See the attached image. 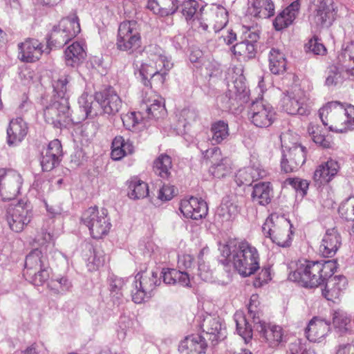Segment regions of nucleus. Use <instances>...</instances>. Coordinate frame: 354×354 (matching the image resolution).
<instances>
[{
    "label": "nucleus",
    "instance_id": "nucleus-8",
    "mask_svg": "<svg viewBox=\"0 0 354 354\" xmlns=\"http://www.w3.org/2000/svg\"><path fill=\"white\" fill-rule=\"evenodd\" d=\"M160 283L156 272L138 273L134 277L131 290L132 300L141 304L151 297L155 288Z\"/></svg>",
    "mask_w": 354,
    "mask_h": 354
},
{
    "label": "nucleus",
    "instance_id": "nucleus-17",
    "mask_svg": "<svg viewBox=\"0 0 354 354\" xmlns=\"http://www.w3.org/2000/svg\"><path fill=\"white\" fill-rule=\"evenodd\" d=\"M95 99L103 113L108 115L115 114L122 106V100L112 87L97 92Z\"/></svg>",
    "mask_w": 354,
    "mask_h": 354
},
{
    "label": "nucleus",
    "instance_id": "nucleus-29",
    "mask_svg": "<svg viewBox=\"0 0 354 354\" xmlns=\"http://www.w3.org/2000/svg\"><path fill=\"white\" fill-rule=\"evenodd\" d=\"M27 133V124L21 118L12 120L7 129L8 144L9 145H17L24 139Z\"/></svg>",
    "mask_w": 354,
    "mask_h": 354
},
{
    "label": "nucleus",
    "instance_id": "nucleus-9",
    "mask_svg": "<svg viewBox=\"0 0 354 354\" xmlns=\"http://www.w3.org/2000/svg\"><path fill=\"white\" fill-rule=\"evenodd\" d=\"M32 217L30 204L19 201L10 204L6 209L5 218L10 229L17 233L22 232Z\"/></svg>",
    "mask_w": 354,
    "mask_h": 354
},
{
    "label": "nucleus",
    "instance_id": "nucleus-58",
    "mask_svg": "<svg viewBox=\"0 0 354 354\" xmlns=\"http://www.w3.org/2000/svg\"><path fill=\"white\" fill-rule=\"evenodd\" d=\"M235 180L239 186L242 185H252L253 180L251 176V170L249 167L239 169L236 174Z\"/></svg>",
    "mask_w": 354,
    "mask_h": 354
},
{
    "label": "nucleus",
    "instance_id": "nucleus-54",
    "mask_svg": "<svg viewBox=\"0 0 354 354\" xmlns=\"http://www.w3.org/2000/svg\"><path fill=\"white\" fill-rule=\"evenodd\" d=\"M66 35L67 34L65 35V33L61 31L60 26L58 24L53 28L48 41L51 44L57 47H62L70 41Z\"/></svg>",
    "mask_w": 354,
    "mask_h": 354
},
{
    "label": "nucleus",
    "instance_id": "nucleus-50",
    "mask_svg": "<svg viewBox=\"0 0 354 354\" xmlns=\"http://www.w3.org/2000/svg\"><path fill=\"white\" fill-rule=\"evenodd\" d=\"M234 319L236 324V330L245 342L252 339V329L242 314H236Z\"/></svg>",
    "mask_w": 354,
    "mask_h": 354
},
{
    "label": "nucleus",
    "instance_id": "nucleus-1",
    "mask_svg": "<svg viewBox=\"0 0 354 354\" xmlns=\"http://www.w3.org/2000/svg\"><path fill=\"white\" fill-rule=\"evenodd\" d=\"M221 254L225 261L233 264L243 277L253 274L259 269V254L255 247L247 241H230L221 245Z\"/></svg>",
    "mask_w": 354,
    "mask_h": 354
},
{
    "label": "nucleus",
    "instance_id": "nucleus-18",
    "mask_svg": "<svg viewBox=\"0 0 354 354\" xmlns=\"http://www.w3.org/2000/svg\"><path fill=\"white\" fill-rule=\"evenodd\" d=\"M201 15L203 21L208 22V26H212L215 32L222 30L228 21L226 10L218 5H212L207 9L203 8Z\"/></svg>",
    "mask_w": 354,
    "mask_h": 354
},
{
    "label": "nucleus",
    "instance_id": "nucleus-49",
    "mask_svg": "<svg viewBox=\"0 0 354 354\" xmlns=\"http://www.w3.org/2000/svg\"><path fill=\"white\" fill-rule=\"evenodd\" d=\"M308 132L315 143L323 148H330L331 142L329 138L322 133L320 127L317 125L310 124L308 127Z\"/></svg>",
    "mask_w": 354,
    "mask_h": 354
},
{
    "label": "nucleus",
    "instance_id": "nucleus-48",
    "mask_svg": "<svg viewBox=\"0 0 354 354\" xmlns=\"http://www.w3.org/2000/svg\"><path fill=\"white\" fill-rule=\"evenodd\" d=\"M212 140L216 144H220L229 136L228 124L224 121L219 120L212 124Z\"/></svg>",
    "mask_w": 354,
    "mask_h": 354
},
{
    "label": "nucleus",
    "instance_id": "nucleus-46",
    "mask_svg": "<svg viewBox=\"0 0 354 354\" xmlns=\"http://www.w3.org/2000/svg\"><path fill=\"white\" fill-rule=\"evenodd\" d=\"M129 189L128 195L133 199L144 198L149 194L148 185L137 178L132 179L129 182Z\"/></svg>",
    "mask_w": 354,
    "mask_h": 354
},
{
    "label": "nucleus",
    "instance_id": "nucleus-6",
    "mask_svg": "<svg viewBox=\"0 0 354 354\" xmlns=\"http://www.w3.org/2000/svg\"><path fill=\"white\" fill-rule=\"evenodd\" d=\"M46 257L39 249L32 250L26 258L24 275L35 286H41L49 278Z\"/></svg>",
    "mask_w": 354,
    "mask_h": 354
},
{
    "label": "nucleus",
    "instance_id": "nucleus-39",
    "mask_svg": "<svg viewBox=\"0 0 354 354\" xmlns=\"http://www.w3.org/2000/svg\"><path fill=\"white\" fill-rule=\"evenodd\" d=\"M149 58L150 61H153V66L158 69V74H159L164 68L169 71L171 68L173 64L163 55L162 50L156 46L150 47Z\"/></svg>",
    "mask_w": 354,
    "mask_h": 354
},
{
    "label": "nucleus",
    "instance_id": "nucleus-40",
    "mask_svg": "<svg viewBox=\"0 0 354 354\" xmlns=\"http://www.w3.org/2000/svg\"><path fill=\"white\" fill-rule=\"evenodd\" d=\"M86 55L84 48L79 42H74L65 50L66 63L68 66H75Z\"/></svg>",
    "mask_w": 354,
    "mask_h": 354
},
{
    "label": "nucleus",
    "instance_id": "nucleus-55",
    "mask_svg": "<svg viewBox=\"0 0 354 354\" xmlns=\"http://www.w3.org/2000/svg\"><path fill=\"white\" fill-rule=\"evenodd\" d=\"M284 183L286 185H290L297 192H299L302 196L306 194L309 186L308 180L298 178H288L285 180Z\"/></svg>",
    "mask_w": 354,
    "mask_h": 354
},
{
    "label": "nucleus",
    "instance_id": "nucleus-37",
    "mask_svg": "<svg viewBox=\"0 0 354 354\" xmlns=\"http://www.w3.org/2000/svg\"><path fill=\"white\" fill-rule=\"evenodd\" d=\"M269 69L274 75L283 74L286 71L287 60L283 52L272 48L268 57Z\"/></svg>",
    "mask_w": 354,
    "mask_h": 354
},
{
    "label": "nucleus",
    "instance_id": "nucleus-36",
    "mask_svg": "<svg viewBox=\"0 0 354 354\" xmlns=\"http://www.w3.org/2000/svg\"><path fill=\"white\" fill-rule=\"evenodd\" d=\"M178 7V0H149L147 4V8L153 13L162 16L174 13Z\"/></svg>",
    "mask_w": 354,
    "mask_h": 354
},
{
    "label": "nucleus",
    "instance_id": "nucleus-51",
    "mask_svg": "<svg viewBox=\"0 0 354 354\" xmlns=\"http://www.w3.org/2000/svg\"><path fill=\"white\" fill-rule=\"evenodd\" d=\"M48 286L55 294L64 295L71 291L72 284L66 277H62L52 279Z\"/></svg>",
    "mask_w": 354,
    "mask_h": 354
},
{
    "label": "nucleus",
    "instance_id": "nucleus-4",
    "mask_svg": "<svg viewBox=\"0 0 354 354\" xmlns=\"http://www.w3.org/2000/svg\"><path fill=\"white\" fill-rule=\"evenodd\" d=\"M291 224L287 219L271 215L262 226V231L273 243L281 247H288L291 243Z\"/></svg>",
    "mask_w": 354,
    "mask_h": 354
},
{
    "label": "nucleus",
    "instance_id": "nucleus-43",
    "mask_svg": "<svg viewBox=\"0 0 354 354\" xmlns=\"http://www.w3.org/2000/svg\"><path fill=\"white\" fill-rule=\"evenodd\" d=\"M172 167L171 158L161 154L153 162L154 172L162 178L167 179L170 176Z\"/></svg>",
    "mask_w": 354,
    "mask_h": 354
},
{
    "label": "nucleus",
    "instance_id": "nucleus-60",
    "mask_svg": "<svg viewBox=\"0 0 354 354\" xmlns=\"http://www.w3.org/2000/svg\"><path fill=\"white\" fill-rule=\"evenodd\" d=\"M49 155H52L59 159L62 155V147L59 140L55 139L49 142L46 149L43 150Z\"/></svg>",
    "mask_w": 354,
    "mask_h": 354
},
{
    "label": "nucleus",
    "instance_id": "nucleus-14",
    "mask_svg": "<svg viewBox=\"0 0 354 354\" xmlns=\"http://www.w3.org/2000/svg\"><path fill=\"white\" fill-rule=\"evenodd\" d=\"M203 157L209 159L212 166L209 167L211 174L217 178H224L231 172V165L227 158H221L218 147H214L203 152Z\"/></svg>",
    "mask_w": 354,
    "mask_h": 354
},
{
    "label": "nucleus",
    "instance_id": "nucleus-24",
    "mask_svg": "<svg viewBox=\"0 0 354 354\" xmlns=\"http://www.w3.org/2000/svg\"><path fill=\"white\" fill-rule=\"evenodd\" d=\"M323 295L327 300L335 301L346 290L347 280L342 275L328 277Z\"/></svg>",
    "mask_w": 354,
    "mask_h": 354
},
{
    "label": "nucleus",
    "instance_id": "nucleus-52",
    "mask_svg": "<svg viewBox=\"0 0 354 354\" xmlns=\"http://www.w3.org/2000/svg\"><path fill=\"white\" fill-rule=\"evenodd\" d=\"M70 80L71 78L69 76L64 75L53 83V90L55 93L54 96H55L57 100H62L63 98H68L66 96V94L68 91L67 85Z\"/></svg>",
    "mask_w": 354,
    "mask_h": 354
},
{
    "label": "nucleus",
    "instance_id": "nucleus-42",
    "mask_svg": "<svg viewBox=\"0 0 354 354\" xmlns=\"http://www.w3.org/2000/svg\"><path fill=\"white\" fill-rule=\"evenodd\" d=\"M61 31L65 35L67 34V37L71 41L80 32V25L77 17H68L62 19L59 23Z\"/></svg>",
    "mask_w": 354,
    "mask_h": 354
},
{
    "label": "nucleus",
    "instance_id": "nucleus-20",
    "mask_svg": "<svg viewBox=\"0 0 354 354\" xmlns=\"http://www.w3.org/2000/svg\"><path fill=\"white\" fill-rule=\"evenodd\" d=\"M180 210L185 217L198 220L206 216L207 206L204 201L191 197L181 201Z\"/></svg>",
    "mask_w": 354,
    "mask_h": 354
},
{
    "label": "nucleus",
    "instance_id": "nucleus-41",
    "mask_svg": "<svg viewBox=\"0 0 354 354\" xmlns=\"http://www.w3.org/2000/svg\"><path fill=\"white\" fill-rule=\"evenodd\" d=\"M232 52L238 59L247 60L255 57L257 46L243 40L233 46Z\"/></svg>",
    "mask_w": 354,
    "mask_h": 354
},
{
    "label": "nucleus",
    "instance_id": "nucleus-25",
    "mask_svg": "<svg viewBox=\"0 0 354 354\" xmlns=\"http://www.w3.org/2000/svg\"><path fill=\"white\" fill-rule=\"evenodd\" d=\"M339 169L337 161L329 159L316 168L313 179L319 185L329 183L337 175Z\"/></svg>",
    "mask_w": 354,
    "mask_h": 354
},
{
    "label": "nucleus",
    "instance_id": "nucleus-10",
    "mask_svg": "<svg viewBox=\"0 0 354 354\" xmlns=\"http://www.w3.org/2000/svg\"><path fill=\"white\" fill-rule=\"evenodd\" d=\"M44 117L46 122L55 127H66L72 123L69 115L68 98L57 100L55 96L44 109Z\"/></svg>",
    "mask_w": 354,
    "mask_h": 354
},
{
    "label": "nucleus",
    "instance_id": "nucleus-63",
    "mask_svg": "<svg viewBox=\"0 0 354 354\" xmlns=\"http://www.w3.org/2000/svg\"><path fill=\"white\" fill-rule=\"evenodd\" d=\"M288 354H315L314 353L304 348L299 342H295L289 345Z\"/></svg>",
    "mask_w": 354,
    "mask_h": 354
},
{
    "label": "nucleus",
    "instance_id": "nucleus-31",
    "mask_svg": "<svg viewBox=\"0 0 354 354\" xmlns=\"http://www.w3.org/2000/svg\"><path fill=\"white\" fill-rule=\"evenodd\" d=\"M299 1H295L279 13L273 23L276 30H282L292 24L299 12Z\"/></svg>",
    "mask_w": 354,
    "mask_h": 354
},
{
    "label": "nucleus",
    "instance_id": "nucleus-5",
    "mask_svg": "<svg viewBox=\"0 0 354 354\" xmlns=\"http://www.w3.org/2000/svg\"><path fill=\"white\" fill-rule=\"evenodd\" d=\"M140 27L136 21H124L119 25L116 47L119 50L132 54L141 47Z\"/></svg>",
    "mask_w": 354,
    "mask_h": 354
},
{
    "label": "nucleus",
    "instance_id": "nucleus-53",
    "mask_svg": "<svg viewBox=\"0 0 354 354\" xmlns=\"http://www.w3.org/2000/svg\"><path fill=\"white\" fill-rule=\"evenodd\" d=\"M338 212L342 218L347 221H354V196L343 201L339 207Z\"/></svg>",
    "mask_w": 354,
    "mask_h": 354
},
{
    "label": "nucleus",
    "instance_id": "nucleus-12",
    "mask_svg": "<svg viewBox=\"0 0 354 354\" xmlns=\"http://www.w3.org/2000/svg\"><path fill=\"white\" fill-rule=\"evenodd\" d=\"M250 121L258 128H268L276 120V112L268 104L262 100L253 102L248 112Z\"/></svg>",
    "mask_w": 354,
    "mask_h": 354
},
{
    "label": "nucleus",
    "instance_id": "nucleus-35",
    "mask_svg": "<svg viewBox=\"0 0 354 354\" xmlns=\"http://www.w3.org/2000/svg\"><path fill=\"white\" fill-rule=\"evenodd\" d=\"M134 151L133 143L125 140L122 136H116L111 145V156L114 160H120L124 156L132 154Z\"/></svg>",
    "mask_w": 354,
    "mask_h": 354
},
{
    "label": "nucleus",
    "instance_id": "nucleus-57",
    "mask_svg": "<svg viewBox=\"0 0 354 354\" xmlns=\"http://www.w3.org/2000/svg\"><path fill=\"white\" fill-rule=\"evenodd\" d=\"M60 159L42 151L41 165L43 171H50L59 165Z\"/></svg>",
    "mask_w": 354,
    "mask_h": 354
},
{
    "label": "nucleus",
    "instance_id": "nucleus-47",
    "mask_svg": "<svg viewBox=\"0 0 354 354\" xmlns=\"http://www.w3.org/2000/svg\"><path fill=\"white\" fill-rule=\"evenodd\" d=\"M91 248V247H90ZM91 252V255L87 259L86 266L89 271H95L102 267L106 261V256L100 248H93Z\"/></svg>",
    "mask_w": 354,
    "mask_h": 354
},
{
    "label": "nucleus",
    "instance_id": "nucleus-28",
    "mask_svg": "<svg viewBox=\"0 0 354 354\" xmlns=\"http://www.w3.org/2000/svg\"><path fill=\"white\" fill-rule=\"evenodd\" d=\"M142 107L145 110L149 118L158 120L165 117L167 113L162 99L156 94L145 97Z\"/></svg>",
    "mask_w": 354,
    "mask_h": 354
},
{
    "label": "nucleus",
    "instance_id": "nucleus-13",
    "mask_svg": "<svg viewBox=\"0 0 354 354\" xmlns=\"http://www.w3.org/2000/svg\"><path fill=\"white\" fill-rule=\"evenodd\" d=\"M22 185L21 175L11 169H0V196L3 201L14 199Z\"/></svg>",
    "mask_w": 354,
    "mask_h": 354
},
{
    "label": "nucleus",
    "instance_id": "nucleus-21",
    "mask_svg": "<svg viewBox=\"0 0 354 354\" xmlns=\"http://www.w3.org/2000/svg\"><path fill=\"white\" fill-rule=\"evenodd\" d=\"M207 348L206 337L196 334L185 337L178 346L180 354H205Z\"/></svg>",
    "mask_w": 354,
    "mask_h": 354
},
{
    "label": "nucleus",
    "instance_id": "nucleus-44",
    "mask_svg": "<svg viewBox=\"0 0 354 354\" xmlns=\"http://www.w3.org/2000/svg\"><path fill=\"white\" fill-rule=\"evenodd\" d=\"M333 324L339 332H345L352 328V319L346 312L338 309L333 313Z\"/></svg>",
    "mask_w": 354,
    "mask_h": 354
},
{
    "label": "nucleus",
    "instance_id": "nucleus-32",
    "mask_svg": "<svg viewBox=\"0 0 354 354\" xmlns=\"http://www.w3.org/2000/svg\"><path fill=\"white\" fill-rule=\"evenodd\" d=\"M329 329V324L326 321L315 317L310 321L306 335L310 342H319L327 335Z\"/></svg>",
    "mask_w": 354,
    "mask_h": 354
},
{
    "label": "nucleus",
    "instance_id": "nucleus-30",
    "mask_svg": "<svg viewBox=\"0 0 354 354\" xmlns=\"http://www.w3.org/2000/svg\"><path fill=\"white\" fill-rule=\"evenodd\" d=\"M242 196L231 194L223 198L220 206V214L227 220L235 217L240 212L242 205Z\"/></svg>",
    "mask_w": 354,
    "mask_h": 354
},
{
    "label": "nucleus",
    "instance_id": "nucleus-56",
    "mask_svg": "<svg viewBox=\"0 0 354 354\" xmlns=\"http://www.w3.org/2000/svg\"><path fill=\"white\" fill-rule=\"evenodd\" d=\"M259 29L257 26H243V40L257 46V42L259 39Z\"/></svg>",
    "mask_w": 354,
    "mask_h": 354
},
{
    "label": "nucleus",
    "instance_id": "nucleus-62",
    "mask_svg": "<svg viewBox=\"0 0 354 354\" xmlns=\"http://www.w3.org/2000/svg\"><path fill=\"white\" fill-rule=\"evenodd\" d=\"M271 280L270 268H263L259 273L258 277L254 281L255 286H261L263 283H266Z\"/></svg>",
    "mask_w": 354,
    "mask_h": 354
},
{
    "label": "nucleus",
    "instance_id": "nucleus-2",
    "mask_svg": "<svg viewBox=\"0 0 354 354\" xmlns=\"http://www.w3.org/2000/svg\"><path fill=\"white\" fill-rule=\"evenodd\" d=\"M337 269V262L333 260L321 261H299L297 269L289 274L290 281L298 282L306 287H317Z\"/></svg>",
    "mask_w": 354,
    "mask_h": 354
},
{
    "label": "nucleus",
    "instance_id": "nucleus-45",
    "mask_svg": "<svg viewBox=\"0 0 354 354\" xmlns=\"http://www.w3.org/2000/svg\"><path fill=\"white\" fill-rule=\"evenodd\" d=\"M147 53V59L141 64L139 68V75L143 84L149 86H151L150 79L158 74V69L156 66H153V61H150L149 50Z\"/></svg>",
    "mask_w": 354,
    "mask_h": 354
},
{
    "label": "nucleus",
    "instance_id": "nucleus-15",
    "mask_svg": "<svg viewBox=\"0 0 354 354\" xmlns=\"http://www.w3.org/2000/svg\"><path fill=\"white\" fill-rule=\"evenodd\" d=\"M306 147L294 144L284 152L281 162V169L286 173L297 171L306 161Z\"/></svg>",
    "mask_w": 354,
    "mask_h": 354
},
{
    "label": "nucleus",
    "instance_id": "nucleus-33",
    "mask_svg": "<svg viewBox=\"0 0 354 354\" xmlns=\"http://www.w3.org/2000/svg\"><path fill=\"white\" fill-rule=\"evenodd\" d=\"M252 201L260 205H266L273 197V187L270 182H261L253 186Z\"/></svg>",
    "mask_w": 354,
    "mask_h": 354
},
{
    "label": "nucleus",
    "instance_id": "nucleus-26",
    "mask_svg": "<svg viewBox=\"0 0 354 354\" xmlns=\"http://www.w3.org/2000/svg\"><path fill=\"white\" fill-rule=\"evenodd\" d=\"M201 326L205 333L203 336L213 344L218 342L225 337V328H223L221 323L216 318L208 315L204 318Z\"/></svg>",
    "mask_w": 354,
    "mask_h": 354
},
{
    "label": "nucleus",
    "instance_id": "nucleus-64",
    "mask_svg": "<svg viewBox=\"0 0 354 354\" xmlns=\"http://www.w3.org/2000/svg\"><path fill=\"white\" fill-rule=\"evenodd\" d=\"M336 354H354V340L340 344L337 346Z\"/></svg>",
    "mask_w": 354,
    "mask_h": 354
},
{
    "label": "nucleus",
    "instance_id": "nucleus-27",
    "mask_svg": "<svg viewBox=\"0 0 354 354\" xmlns=\"http://www.w3.org/2000/svg\"><path fill=\"white\" fill-rule=\"evenodd\" d=\"M198 3L195 0H189L185 1L183 6V15L187 21H191L192 27L194 28H201L203 30H207L208 24L205 21H203V16L201 11L198 12Z\"/></svg>",
    "mask_w": 354,
    "mask_h": 354
},
{
    "label": "nucleus",
    "instance_id": "nucleus-7",
    "mask_svg": "<svg viewBox=\"0 0 354 354\" xmlns=\"http://www.w3.org/2000/svg\"><path fill=\"white\" fill-rule=\"evenodd\" d=\"M107 216V209H99L97 207H91L82 214V221L88 228L93 239H101L109 232L111 224Z\"/></svg>",
    "mask_w": 354,
    "mask_h": 354
},
{
    "label": "nucleus",
    "instance_id": "nucleus-22",
    "mask_svg": "<svg viewBox=\"0 0 354 354\" xmlns=\"http://www.w3.org/2000/svg\"><path fill=\"white\" fill-rule=\"evenodd\" d=\"M335 12L328 0H320L312 21L317 27H328L335 20Z\"/></svg>",
    "mask_w": 354,
    "mask_h": 354
},
{
    "label": "nucleus",
    "instance_id": "nucleus-23",
    "mask_svg": "<svg viewBox=\"0 0 354 354\" xmlns=\"http://www.w3.org/2000/svg\"><path fill=\"white\" fill-rule=\"evenodd\" d=\"M342 244V238L335 227L326 230L319 246V252L325 257H333Z\"/></svg>",
    "mask_w": 354,
    "mask_h": 354
},
{
    "label": "nucleus",
    "instance_id": "nucleus-59",
    "mask_svg": "<svg viewBox=\"0 0 354 354\" xmlns=\"http://www.w3.org/2000/svg\"><path fill=\"white\" fill-rule=\"evenodd\" d=\"M306 47L315 55H323L326 49L317 37H313L306 44Z\"/></svg>",
    "mask_w": 354,
    "mask_h": 354
},
{
    "label": "nucleus",
    "instance_id": "nucleus-19",
    "mask_svg": "<svg viewBox=\"0 0 354 354\" xmlns=\"http://www.w3.org/2000/svg\"><path fill=\"white\" fill-rule=\"evenodd\" d=\"M18 48L20 59L28 63L39 60L44 53V45L35 39H26L18 44Z\"/></svg>",
    "mask_w": 354,
    "mask_h": 354
},
{
    "label": "nucleus",
    "instance_id": "nucleus-11",
    "mask_svg": "<svg viewBox=\"0 0 354 354\" xmlns=\"http://www.w3.org/2000/svg\"><path fill=\"white\" fill-rule=\"evenodd\" d=\"M308 100L306 93L296 88L294 91L284 94L281 99V106L288 114L308 115L310 113Z\"/></svg>",
    "mask_w": 354,
    "mask_h": 354
},
{
    "label": "nucleus",
    "instance_id": "nucleus-38",
    "mask_svg": "<svg viewBox=\"0 0 354 354\" xmlns=\"http://www.w3.org/2000/svg\"><path fill=\"white\" fill-rule=\"evenodd\" d=\"M163 281L166 284L178 283L182 286H189L190 277L187 272L176 269H164L162 272Z\"/></svg>",
    "mask_w": 354,
    "mask_h": 354
},
{
    "label": "nucleus",
    "instance_id": "nucleus-16",
    "mask_svg": "<svg viewBox=\"0 0 354 354\" xmlns=\"http://www.w3.org/2000/svg\"><path fill=\"white\" fill-rule=\"evenodd\" d=\"M254 327L270 347L275 348L282 342L283 331L281 326L267 324L258 317H253Z\"/></svg>",
    "mask_w": 354,
    "mask_h": 354
},
{
    "label": "nucleus",
    "instance_id": "nucleus-3",
    "mask_svg": "<svg viewBox=\"0 0 354 354\" xmlns=\"http://www.w3.org/2000/svg\"><path fill=\"white\" fill-rule=\"evenodd\" d=\"M319 113L323 124L332 131L343 133L354 129V106L351 104L330 102L319 109Z\"/></svg>",
    "mask_w": 354,
    "mask_h": 354
},
{
    "label": "nucleus",
    "instance_id": "nucleus-61",
    "mask_svg": "<svg viewBox=\"0 0 354 354\" xmlns=\"http://www.w3.org/2000/svg\"><path fill=\"white\" fill-rule=\"evenodd\" d=\"M122 120L124 126L129 130L138 124V118L135 112H131L123 115Z\"/></svg>",
    "mask_w": 354,
    "mask_h": 354
},
{
    "label": "nucleus",
    "instance_id": "nucleus-34",
    "mask_svg": "<svg viewBox=\"0 0 354 354\" xmlns=\"http://www.w3.org/2000/svg\"><path fill=\"white\" fill-rule=\"evenodd\" d=\"M248 12L256 18L268 19L274 15V4L272 0H254Z\"/></svg>",
    "mask_w": 354,
    "mask_h": 354
}]
</instances>
